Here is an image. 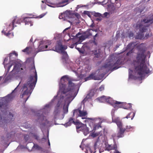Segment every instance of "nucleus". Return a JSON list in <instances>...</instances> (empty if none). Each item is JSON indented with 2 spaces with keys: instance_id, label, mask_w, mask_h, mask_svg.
<instances>
[{
  "instance_id": "nucleus-9",
  "label": "nucleus",
  "mask_w": 153,
  "mask_h": 153,
  "mask_svg": "<svg viewBox=\"0 0 153 153\" xmlns=\"http://www.w3.org/2000/svg\"><path fill=\"white\" fill-rule=\"evenodd\" d=\"M96 100L100 102H106L110 104L116 109L119 108H123L125 109H130V110H131L132 109L131 104H127L125 102H121L114 100L109 97L103 96L97 99Z\"/></svg>"
},
{
  "instance_id": "nucleus-41",
  "label": "nucleus",
  "mask_w": 153,
  "mask_h": 153,
  "mask_svg": "<svg viewBox=\"0 0 153 153\" xmlns=\"http://www.w3.org/2000/svg\"><path fill=\"white\" fill-rule=\"evenodd\" d=\"M109 13L108 12H105L102 15V17H106L107 15L109 14Z\"/></svg>"
},
{
  "instance_id": "nucleus-31",
  "label": "nucleus",
  "mask_w": 153,
  "mask_h": 153,
  "mask_svg": "<svg viewBox=\"0 0 153 153\" xmlns=\"http://www.w3.org/2000/svg\"><path fill=\"white\" fill-rule=\"evenodd\" d=\"M72 123H74V121L73 119L72 118H70L69 119L68 122L64 124V126L65 127H67L70 126Z\"/></svg>"
},
{
  "instance_id": "nucleus-35",
  "label": "nucleus",
  "mask_w": 153,
  "mask_h": 153,
  "mask_svg": "<svg viewBox=\"0 0 153 153\" xmlns=\"http://www.w3.org/2000/svg\"><path fill=\"white\" fill-rule=\"evenodd\" d=\"M65 15L66 16V17H68V15H69V14H68L66 13H65V12L63 13L61 15L59 16V18L60 19H62L63 18V17H65Z\"/></svg>"
},
{
  "instance_id": "nucleus-56",
  "label": "nucleus",
  "mask_w": 153,
  "mask_h": 153,
  "mask_svg": "<svg viewBox=\"0 0 153 153\" xmlns=\"http://www.w3.org/2000/svg\"><path fill=\"white\" fill-rule=\"evenodd\" d=\"M26 136H25V137H24V138H25V140H26V141H27V140H28V139H26Z\"/></svg>"
},
{
  "instance_id": "nucleus-10",
  "label": "nucleus",
  "mask_w": 153,
  "mask_h": 153,
  "mask_svg": "<svg viewBox=\"0 0 153 153\" xmlns=\"http://www.w3.org/2000/svg\"><path fill=\"white\" fill-rule=\"evenodd\" d=\"M107 139L106 137H104V140H102V142L104 143V146L99 149L100 153L104 152V150L109 151L111 150L110 153H120L117 149L116 144L114 143L113 145H109L108 144Z\"/></svg>"
},
{
  "instance_id": "nucleus-38",
  "label": "nucleus",
  "mask_w": 153,
  "mask_h": 153,
  "mask_svg": "<svg viewBox=\"0 0 153 153\" xmlns=\"http://www.w3.org/2000/svg\"><path fill=\"white\" fill-rule=\"evenodd\" d=\"M47 12H46L45 13H43L40 15H39V16H37L36 18H41L43 17L47 13Z\"/></svg>"
},
{
  "instance_id": "nucleus-18",
  "label": "nucleus",
  "mask_w": 153,
  "mask_h": 153,
  "mask_svg": "<svg viewBox=\"0 0 153 153\" xmlns=\"http://www.w3.org/2000/svg\"><path fill=\"white\" fill-rule=\"evenodd\" d=\"M46 134V136L44 135L42 139L40 141L41 143H44L45 145L48 144L49 146H50V143L49 139V132L48 131L45 132Z\"/></svg>"
},
{
  "instance_id": "nucleus-20",
  "label": "nucleus",
  "mask_w": 153,
  "mask_h": 153,
  "mask_svg": "<svg viewBox=\"0 0 153 153\" xmlns=\"http://www.w3.org/2000/svg\"><path fill=\"white\" fill-rule=\"evenodd\" d=\"M35 129L34 127L29 128V138L31 137L33 139H38V137L35 132Z\"/></svg>"
},
{
  "instance_id": "nucleus-28",
  "label": "nucleus",
  "mask_w": 153,
  "mask_h": 153,
  "mask_svg": "<svg viewBox=\"0 0 153 153\" xmlns=\"http://www.w3.org/2000/svg\"><path fill=\"white\" fill-rule=\"evenodd\" d=\"M35 150L42 151V149L38 145L34 144L31 151H34Z\"/></svg>"
},
{
  "instance_id": "nucleus-17",
  "label": "nucleus",
  "mask_w": 153,
  "mask_h": 153,
  "mask_svg": "<svg viewBox=\"0 0 153 153\" xmlns=\"http://www.w3.org/2000/svg\"><path fill=\"white\" fill-rule=\"evenodd\" d=\"M102 140H104V137L102 138V139L100 140V137H99L96 140L94 143V149H95L96 147L98 149L100 148H102L104 146V143L102 142Z\"/></svg>"
},
{
  "instance_id": "nucleus-45",
  "label": "nucleus",
  "mask_w": 153,
  "mask_h": 153,
  "mask_svg": "<svg viewBox=\"0 0 153 153\" xmlns=\"http://www.w3.org/2000/svg\"><path fill=\"white\" fill-rule=\"evenodd\" d=\"M84 14H86L87 15H88V16H89L90 14L88 11H84Z\"/></svg>"
},
{
  "instance_id": "nucleus-2",
  "label": "nucleus",
  "mask_w": 153,
  "mask_h": 153,
  "mask_svg": "<svg viewBox=\"0 0 153 153\" xmlns=\"http://www.w3.org/2000/svg\"><path fill=\"white\" fill-rule=\"evenodd\" d=\"M146 44L142 43L136 46L138 51L137 61H134L133 63L135 71L134 72L132 69H129V79H138L141 80L144 78L146 74L152 73V70L147 68L145 64L146 58L148 57L149 58L150 55L149 51H146Z\"/></svg>"
},
{
  "instance_id": "nucleus-46",
  "label": "nucleus",
  "mask_w": 153,
  "mask_h": 153,
  "mask_svg": "<svg viewBox=\"0 0 153 153\" xmlns=\"http://www.w3.org/2000/svg\"><path fill=\"white\" fill-rule=\"evenodd\" d=\"M4 34L5 35H6V36H9L10 34H11V33H10L9 32L7 33H6L5 32L4 33Z\"/></svg>"
},
{
  "instance_id": "nucleus-29",
  "label": "nucleus",
  "mask_w": 153,
  "mask_h": 153,
  "mask_svg": "<svg viewBox=\"0 0 153 153\" xmlns=\"http://www.w3.org/2000/svg\"><path fill=\"white\" fill-rule=\"evenodd\" d=\"M135 113L136 111L131 112L129 113L125 117H124L123 118H126L128 119L130 118L131 117H132L131 120H132L135 115Z\"/></svg>"
},
{
  "instance_id": "nucleus-11",
  "label": "nucleus",
  "mask_w": 153,
  "mask_h": 153,
  "mask_svg": "<svg viewBox=\"0 0 153 153\" xmlns=\"http://www.w3.org/2000/svg\"><path fill=\"white\" fill-rule=\"evenodd\" d=\"M67 46L65 45H62L61 41H58L56 46L55 48H53L52 50L56 51L62 54V58L66 59L68 57V54L67 52L65 51V50L67 48Z\"/></svg>"
},
{
  "instance_id": "nucleus-25",
  "label": "nucleus",
  "mask_w": 153,
  "mask_h": 153,
  "mask_svg": "<svg viewBox=\"0 0 153 153\" xmlns=\"http://www.w3.org/2000/svg\"><path fill=\"white\" fill-rule=\"evenodd\" d=\"M70 20L68 22L71 23V24H77L79 23V19L75 17H68Z\"/></svg>"
},
{
  "instance_id": "nucleus-51",
  "label": "nucleus",
  "mask_w": 153,
  "mask_h": 153,
  "mask_svg": "<svg viewBox=\"0 0 153 153\" xmlns=\"http://www.w3.org/2000/svg\"><path fill=\"white\" fill-rule=\"evenodd\" d=\"M80 7L79 6V5H77L76 7V9H78V8H79Z\"/></svg>"
},
{
  "instance_id": "nucleus-63",
  "label": "nucleus",
  "mask_w": 153,
  "mask_h": 153,
  "mask_svg": "<svg viewBox=\"0 0 153 153\" xmlns=\"http://www.w3.org/2000/svg\"><path fill=\"white\" fill-rule=\"evenodd\" d=\"M84 100H83L82 102V103L83 102H84Z\"/></svg>"
},
{
  "instance_id": "nucleus-60",
  "label": "nucleus",
  "mask_w": 153,
  "mask_h": 153,
  "mask_svg": "<svg viewBox=\"0 0 153 153\" xmlns=\"http://www.w3.org/2000/svg\"><path fill=\"white\" fill-rule=\"evenodd\" d=\"M30 25L31 26H32L33 25V24L32 23H30Z\"/></svg>"
},
{
  "instance_id": "nucleus-53",
  "label": "nucleus",
  "mask_w": 153,
  "mask_h": 153,
  "mask_svg": "<svg viewBox=\"0 0 153 153\" xmlns=\"http://www.w3.org/2000/svg\"><path fill=\"white\" fill-rule=\"evenodd\" d=\"M29 18H33V17H32L31 15V14H29Z\"/></svg>"
},
{
  "instance_id": "nucleus-40",
  "label": "nucleus",
  "mask_w": 153,
  "mask_h": 153,
  "mask_svg": "<svg viewBox=\"0 0 153 153\" xmlns=\"http://www.w3.org/2000/svg\"><path fill=\"white\" fill-rule=\"evenodd\" d=\"M104 86L103 85H101L99 88V90L100 91H102L104 90Z\"/></svg>"
},
{
  "instance_id": "nucleus-59",
  "label": "nucleus",
  "mask_w": 153,
  "mask_h": 153,
  "mask_svg": "<svg viewBox=\"0 0 153 153\" xmlns=\"http://www.w3.org/2000/svg\"><path fill=\"white\" fill-rule=\"evenodd\" d=\"M38 41V40H37V39H36L35 40V41L34 42H36L37 41Z\"/></svg>"
},
{
  "instance_id": "nucleus-26",
  "label": "nucleus",
  "mask_w": 153,
  "mask_h": 153,
  "mask_svg": "<svg viewBox=\"0 0 153 153\" xmlns=\"http://www.w3.org/2000/svg\"><path fill=\"white\" fill-rule=\"evenodd\" d=\"M21 66L20 64H16L14 66L13 69L12 71H11L12 73L15 74L18 73L19 72L20 67Z\"/></svg>"
},
{
  "instance_id": "nucleus-32",
  "label": "nucleus",
  "mask_w": 153,
  "mask_h": 153,
  "mask_svg": "<svg viewBox=\"0 0 153 153\" xmlns=\"http://www.w3.org/2000/svg\"><path fill=\"white\" fill-rule=\"evenodd\" d=\"M94 148V145L93 147H92L90 148H88L89 149L91 153H95L96 152L98 149L96 147V148L95 149Z\"/></svg>"
},
{
  "instance_id": "nucleus-37",
  "label": "nucleus",
  "mask_w": 153,
  "mask_h": 153,
  "mask_svg": "<svg viewBox=\"0 0 153 153\" xmlns=\"http://www.w3.org/2000/svg\"><path fill=\"white\" fill-rule=\"evenodd\" d=\"M13 55H15V56H18V54L16 53L15 51H14L12 53H11L9 54V56L10 57V59H11V56Z\"/></svg>"
},
{
  "instance_id": "nucleus-61",
  "label": "nucleus",
  "mask_w": 153,
  "mask_h": 153,
  "mask_svg": "<svg viewBox=\"0 0 153 153\" xmlns=\"http://www.w3.org/2000/svg\"><path fill=\"white\" fill-rule=\"evenodd\" d=\"M79 147H80V148H82V146H81V145H80Z\"/></svg>"
},
{
  "instance_id": "nucleus-16",
  "label": "nucleus",
  "mask_w": 153,
  "mask_h": 153,
  "mask_svg": "<svg viewBox=\"0 0 153 153\" xmlns=\"http://www.w3.org/2000/svg\"><path fill=\"white\" fill-rule=\"evenodd\" d=\"M136 45L135 43H131L129 44L127 46V47L125 48H124L122 51L120 52V53H122L125 51L129 50L130 51L128 52L126 54V55L129 56L130 54L132 53L133 52V49L135 47H136Z\"/></svg>"
},
{
  "instance_id": "nucleus-27",
  "label": "nucleus",
  "mask_w": 153,
  "mask_h": 153,
  "mask_svg": "<svg viewBox=\"0 0 153 153\" xmlns=\"http://www.w3.org/2000/svg\"><path fill=\"white\" fill-rule=\"evenodd\" d=\"M12 134L10 133H7V134L6 138H5L4 136L1 137L2 141H7L11 137Z\"/></svg>"
},
{
  "instance_id": "nucleus-48",
  "label": "nucleus",
  "mask_w": 153,
  "mask_h": 153,
  "mask_svg": "<svg viewBox=\"0 0 153 153\" xmlns=\"http://www.w3.org/2000/svg\"><path fill=\"white\" fill-rule=\"evenodd\" d=\"M149 36V34L147 32V33H146V34L145 35V37H146V38H147Z\"/></svg>"
},
{
  "instance_id": "nucleus-8",
  "label": "nucleus",
  "mask_w": 153,
  "mask_h": 153,
  "mask_svg": "<svg viewBox=\"0 0 153 153\" xmlns=\"http://www.w3.org/2000/svg\"><path fill=\"white\" fill-rule=\"evenodd\" d=\"M114 110L113 109L112 110L111 112L112 122L117 124L119 129V130L117 135L115 134L112 135V137L114 140L116 139V137H123L125 131L127 132L131 131L134 129V127L130 125L126 126L125 128H123L122 127V123L120 119L118 117H114Z\"/></svg>"
},
{
  "instance_id": "nucleus-23",
  "label": "nucleus",
  "mask_w": 153,
  "mask_h": 153,
  "mask_svg": "<svg viewBox=\"0 0 153 153\" xmlns=\"http://www.w3.org/2000/svg\"><path fill=\"white\" fill-rule=\"evenodd\" d=\"M10 95H8L7 96L4 97V99L5 100V101L3 102V101L0 102V107H4V106H6L5 103L8 102L10 99Z\"/></svg>"
},
{
  "instance_id": "nucleus-62",
  "label": "nucleus",
  "mask_w": 153,
  "mask_h": 153,
  "mask_svg": "<svg viewBox=\"0 0 153 153\" xmlns=\"http://www.w3.org/2000/svg\"><path fill=\"white\" fill-rule=\"evenodd\" d=\"M54 38H55V39H56V37H54Z\"/></svg>"
},
{
  "instance_id": "nucleus-6",
  "label": "nucleus",
  "mask_w": 153,
  "mask_h": 153,
  "mask_svg": "<svg viewBox=\"0 0 153 153\" xmlns=\"http://www.w3.org/2000/svg\"><path fill=\"white\" fill-rule=\"evenodd\" d=\"M87 113L86 111L84 110V108L82 109V106L80 108L75 109L73 111V116L76 118L79 117H82V119H86V120L84 121L85 123H89L90 122L96 123L93 127L92 130H95L101 127V125L102 123L103 122V120L100 118H86L85 117Z\"/></svg>"
},
{
  "instance_id": "nucleus-15",
  "label": "nucleus",
  "mask_w": 153,
  "mask_h": 153,
  "mask_svg": "<svg viewBox=\"0 0 153 153\" xmlns=\"http://www.w3.org/2000/svg\"><path fill=\"white\" fill-rule=\"evenodd\" d=\"M78 44H76V42L75 43L71 45L70 46V47L72 48L75 47V48L79 51V52L80 53H82L83 55L86 54L87 53L86 51L88 48L86 46V45H84L82 46L81 48H80L77 47L76 45Z\"/></svg>"
},
{
  "instance_id": "nucleus-21",
  "label": "nucleus",
  "mask_w": 153,
  "mask_h": 153,
  "mask_svg": "<svg viewBox=\"0 0 153 153\" xmlns=\"http://www.w3.org/2000/svg\"><path fill=\"white\" fill-rule=\"evenodd\" d=\"M23 21L22 19L21 18H18L16 16H15L14 17V19L13 21L12 22V28L11 30H13L14 28V27H16V25H14V23L16 24H19Z\"/></svg>"
},
{
  "instance_id": "nucleus-39",
  "label": "nucleus",
  "mask_w": 153,
  "mask_h": 153,
  "mask_svg": "<svg viewBox=\"0 0 153 153\" xmlns=\"http://www.w3.org/2000/svg\"><path fill=\"white\" fill-rule=\"evenodd\" d=\"M22 51L25 53H29V47H27L25 48Z\"/></svg>"
},
{
  "instance_id": "nucleus-19",
  "label": "nucleus",
  "mask_w": 153,
  "mask_h": 153,
  "mask_svg": "<svg viewBox=\"0 0 153 153\" xmlns=\"http://www.w3.org/2000/svg\"><path fill=\"white\" fill-rule=\"evenodd\" d=\"M81 34L79 33H78L76 35V39L78 40L76 42V44H80L86 38H87V36L85 35H82L80 36Z\"/></svg>"
},
{
  "instance_id": "nucleus-34",
  "label": "nucleus",
  "mask_w": 153,
  "mask_h": 153,
  "mask_svg": "<svg viewBox=\"0 0 153 153\" xmlns=\"http://www.w3.org/2000/svg\"><path fill=\"white\" fill-rule=\"evenodd\" d=\"M144 8V7L143 6L142 7H141V8H136L135 9L136 11H137V13H141L143 10Z\"/></svg>"
},
{
  "instance_id": "nucleus-7",
  "label": "nucleus",
  "mask_w": 153,
  "mask_h": 153,
  "mask_svg": "<svg viewBox=\"0 0 153 153\" xmlns=\"http://www.w3.org/2000/svg\"><path fill=\"white\" fill-rule=\"evenodd\" d=\"M153 22V14H151L148 16H146L141 21L138 22L135 26L136 29H139L140 32L138 33L136 36V38L142 39L144 37V32H146L148 29L149 25V23Z\"/></svg>"
},
{
  "instance_id": "nucleus-58",
  "label": "nucleus",
  "mask_w": 153,
  "mask_h": 153,
  "mask_svg": "<svg viewBox=\"0 0 153 153\" xmlns=\"http://www.w3.org/2000/svg\"><path fill=\"white\" fill-rule=\"evenodd\" d=\"M97 33H96V34H95V35L94 36V37H96V36H97Z\"/></svg>"
},
{
  "instance_id": "nucleus-14",
  "label": "nucleus",
  "mask_w": 153,
  "mask_h": 153,
  "mask_svg": "<svg viewBox=\"0 0 153 153\" xmlns=\"http://www.w3.org/2000/svg\"><path fill=\"white\" fill-rule=\"evenodd\" d=\"M29 83L27 82L26 84H25L23 87L22 90L21 92V97L25 100L26 98L25 101V102L29 98V96L28 94H29Z\"/></svg>"
},
{
  "instance_id": "nucleus-36",
  "label": "nucleus",
  "mask_w": 153,
  "mask_h": 153,
  "mask_svg": "<svg viewBox=\"0 0 153 153\" xmlns=\"http://www.w3.org/2000/svg\"><path fill=\"white\" fill-rule=\"evenodd\" d=\"M99 132L95 133V132H93L91 133V136L93 137H94L99 135Z\"/></svg>"
},
{
  "instance_id": "nucleus-50",
  "label": "nucleus",
  "mask_w": 153,
  "mask_h": 153,
  "mask_svg": "<svg viewBox=\"0 0 153 153\" xmlns=\"http://www.w3.org/2000/svg\"><path fill=\"white\" fill-rule=\"evenodd\" d=\"M70 28V27H69L68 28H67L64 30V31H65L68 30V29H69Z\"/></svg>"
},
{
  "instance_id": "nucleus-33",
  "label": "nucleus",
  "mask_w": 153,
  "mask_h": 153,
  "mask_svg": "<svg viewBox=\"0 0 153 153\" xmlns=\"http://www.w3.org/2000/svg\"><path fill=\"white\" fill-rule=\"evenodd\" d=\"M23 21L25 23V25L28 24L29 22V17H24L22 19Z\"/></svg>"
},
{
  "instance_id": "nucleus-3",
  "label": "nucleus",
  "mask_w": 153,
  "mask_h": 153,
  "mask_svg": "<svg viewBox=\"0 0 153 153\" xmlns=\"http://www.w3.org/2000/svg\"><path fill=\"white\" fill-rule=\"evenodd\" d=\"M33 39H31L29 41V95L31 94L34 89L37 79V73L34 64V58L37 52L36 49L38 48L40 51H43L51 50V42L49 40H42L39 42V44L37 46L34 47Z\"/></svg>"
},
{
  "instance_id": "nucleus-22",
  "label": "nucleus",
  "mask_w": 153,
  "mask_h": 153,
  "mask_svg": "<svg viewBox=\"0 0 153 153\" xmlns=\"http://www.w3.org/2000/svg\"><path fill=\"white\" fill-rule=\"evenodd\" d=\"M65 13H66L68 14H69V15H68V17H75L78 19H79L80 18V15L77 13H76L75 14L73 13H72V11H71L70 10H67L66 11Z\"/></svg>"
},
{
  "instance_id": "nucleus-12",
  "label": "nucleus",
  "mask_w": 153,
  "mask_h": 153,
  "mask_svg": "<svg viewBox=\"0 0 153 153\" xmlns=\"http://www.w3.org/2000/svg\"><path fill=\"white\" fill-rule=\"evenodd\" d=\"M109 1L110 2V4L105 3L104 4L107 6L108 10L111 13H112L114 12L115 9L114 3H115V5L117 8H119L120 6V0H109L107 2L105 1V2H107Z\"/></svg>"
},
{
  "instance_id": "nucleus-13",
  "label": "nucleus",
  "mask_w": 153,
  "mask_h": 153,
  "mask_svg": "<svg viewBox=\"0 0 153 153\" xmlns=\"http://www.w3.org/2000/svg\"><path fill=\"white\" fill-rule=\"evenodd\" d=\"M76 124V125L77 132H79L80 131H82L85 135L88 134L89 133V131H91L92 130V129L90 130L89 128L87 127L85 125L79 122H77Z\"/></svg>"
},
{
  "instance_id": "nucleus-52",
  "label": "nucleus",
  "mask_w": 153,
  "mask_h": 153,
  "mask_svg": "<svg viewBox=\"0 0 153 153\" xmlns=\"http://www.w3.org/2000/svg\"><path fill=\"white\" fill-rule=\"evenodd\" d=\"M133 36V34H130V35H129V37H130V38L131 37H132Z\"/></svg>"
},
{
  "instance_id": "nucleus-30",
  "label": "nucleus",
  "mask_w": 153,
  "mask_h": 153,
  "mask_svg": "<svg viewBox=\"0 0 153 153\" xmlns=\"http://www.w3.org/2000/svg\"><path fill=\"white\" fill-rule=\"evenodd\" d=\"M94 31L92 29L88 30L85 33V35L87 36L88 38L89 36L91 35Z\"/></svg>"
},
{
  "instance_id": "nucleus-47",
  "label": "nucleus",
  "mask_w": 153,
  "mask_h": 153,
  "mask_svg": "<svg viewBox=\"0 0 153 153\" xmlns=\"http://www.w3.org/2000/svg\"><path fill=\"white\" fill-rule=\"evenodd\" d=\"M11 24H12V23L10 24L9 25V27H8V28H9V29L10 30H11V28H12V25H11Z\"/></svg>"
},
{
  "instance_id": "nucleus-5",
  "label": "nucleus",
  "mask_w": 153,
  "mask_h": 153,
  "mask_svg": "<svg viewBox=\"0 0 153 153\" xmlns=\"http://www.w3.org/2000/svg\"><path fill=\"white\" fill-rule=\"evenodd\" d=\"M76 63L78 65L77 67L76 64L72 65L73 63L71 62L69 66L72 71L76 74L77 80L82 79L86 76L85 73L88 72L91 68L88 65L84 64L81 57L76 59Z\"/></svg>"
},
{
  "instance_id": "nucleus-43",
  "label": "nucleus",
  "mask_w": 153,
  "mask_h": 153,
  "mask_svg": "<svg viewBox=\"0 0 153 153\" xmlns=\"http://www.w3.org/2000/svg\"><path fill=\"white\" fill-rule=\"evenodd\" d=\"M13 65V64H11V65H10L8 66V68L7 69L8 72H9V71L10 68H11L12 65Z\"/></svg>"
},
{
  "instance_id": "nucleus-64",
  "label": "nucleus",
  "mask_w": 153,
  "mask_h": 153,
  "mask_svg": "<svg viewBox=\"0 0 153 153\" xmlns=\"http://www.w3.org/2000/svg\"><path fill=\"white\" fill-rule=\"evenodd\" d=\"M21 70H23L22 68H21Z\"/></svg>"
},
{
  "instance_id": "nucleus-42",
  "label": "nucleus",
  "mask_w": 153,
  "mask_h": 153,
  "mask_svg": "<svg viewBox=\"0 0 153 153\" xmlns=\"http://www.w3.org/2000/svg\"><path fill=\"white\" fill-rule=\"evenodd\" d=\"M109 0H104V1H102L101 2H99V4H101L102 5H104V2H105V1H106V2H107Z\"/></svg>"
},
{
  "instance_id": "nucleus-24",
  "label": "nucleus",
  "mask_w": 153,
  "mask_h": 153,
  "mask_svg": "<svg viewBox=\"0 0 153 153\" xmlns=\"http://www.w3.org/2000/svg\"><path fill=\"white\" fill-rule=\"evenodd\" d=\"M14 116L13 114L11 113H9V117L7 118L5 117L3 120V122L6 123H9L13 120H14Z\"/></svg>"
},
{
  "instance_id": "nucleus-44",
  "label": "nucleus",
  "mask_w": 153,
  "mask_h": 153,
  "mask_svg": "<svg viewBox=\"0 0 153 153\" xmlns=\"http://www.w3.org/2000/svg\"><path fill=\"white\" fill-rule=\"evenodd\" d=\"M95 16H102V15L101 14L99 13H97L95 14Z\"/></svg>"
},
{
  "instance_id": "nucleus-1",
  "label": "nucleus",
  "mask_w": 153,
  "mask_h": 153,
  "mask_svg": "<svg viewBox=\"0 0 153 153\" xmlns=\"http://www.w3.org/2000/svg\"><path fill=\"white\" fill-rule=\"evenodd\" d=\"M72 79L68 75L64 76L61 78L59 90L57 95L54 96L51 100L52 102H53L56 100L57 102L52 117L50 118L47 114L50 109L51 103L46 104L38 111L36 121L40 124L44 134L43 128H48L54 124H58L55 123L56 120L62 119L65 115L68 113L69 105L76 96L81 85L72 82Z\"/></svg>"
},
{
  "instance_id": "nucleus-54",
  "label": "nucleus",
  "mask_w": 153,
  "mask_h": 153,
  "mask_svg": "<svg viewBox=\"0 0 153 153\" xmlns=\"http://www.w3.org/2000/svg\"><path fill=\"white\" fill-rule=\"evenodd\" d=\"M85 153H88V150L87 149H86V150L85 151Z\"/></svg>"
},
{
  "instance_id": "nucleus-57",
  "label": "nucleus",
  "mask_w": 153,
  "mask_h": 153,
  "mask_svg": "<svg viewBox=\"0 0 153 153\" xmlns=\"http://www.w3.org/2000/svg\"><path fill=\"white\" fill-rule=\"evenodd\" d=\"M98 55H99L98 54H96L95 55V56L97 57H98Z\"/></svg>"
},
{
  "instance_id": "nucleus-49",
  "label": "nucleus",
  "mask_w": 153,
  "mask_h": 153,
  "mask_svg": "<svg viewBox=\"0 0 153 153\" xmlns=\"http://www.w3.org/2000/svg\"><path fill=\"white\" fill-rule=\"evenodd\" d=\"M145 3V0H144L142 2H141L140 3V4H141V5H142L143 4H144Z\"/></svg>"
},
{
  "instance_id": "nucleus-4",
  "label": "nucleus",
  "mask_w": 153,
  "mask_h": 153,
  "mask_svg": "<svg viewBox=\"0 0 153 153\" xmlns=\"http://www.w3.org/2000/svg\"><path fill=\"white\" fill-rule=\"evenodd\" d=\"M111 57H109V60H110L106 64H105L102 68L100 69L98 72L99 75L97 76L96 73H92L89 76L84 79L85 81H86L87 80L93 79L94 80H101L104 77V75L106 74L105 69L108 68V69H111L112 71L117 69L120 67L119 65L122 63L123 60L122 59H118L116 62H114L112 59Z\"/></svg>"
},
{
  "instance_id": "nucleus-55",
  "label": "nucleus",
  "mask_w": 153,
  "mask_h": 153,
  "mask_svg": "<svg viewBox=\"0 0 153 153\" xmlns=\"http://www.w3.org/2000/svg\"><path fill=\"white\" fill-rule=\"evenodd\" d=\"M90 26L91 27H93V26H94V25H93V23Z\"/></svg>"
}]
</instances>
